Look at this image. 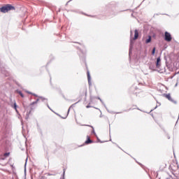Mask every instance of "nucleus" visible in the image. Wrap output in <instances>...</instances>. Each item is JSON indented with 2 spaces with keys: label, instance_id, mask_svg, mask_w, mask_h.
I'll list each match as a JSON object with an SVG mask.
<instances>
[{
  "label": "nucleus",
  "instance_id": "nucleus-4",
  "mask_svg": "<svg viewBox=\"0 0 179 179\" xmlns=\"http://www.w3.org/2000/svg\"><path fill=\"white\" fill-rule=\"evenodd\" d=\"M161 66H162V59H160V57H157V62H156V67L160 68Z\"/></svg>",
  "mask_w": 179,
  "mask_h": 179
},
{
  "label": "nucleus",
  "instance_id": "nucleus-15",
  "mask_svg": "<svg viewBox=\"0 0 179 179\" xmlns=\"http://www.w3.org/2000/svg\"><path fill=\"white\" fill-rule=\"evenodd\" d=\"M87 78L90 79V74L89 73H87Z\"/></svg>",
  "mask_w": 179,
  "mask_h": 179
},
{
  "label": "nucleus",
  "instance_id": "nucleus-6",
  "mask_svg": "<svg viewBox=\"0 0 179 179\" xmlns=\"http://www.w3.org/2000/svg\"><path fill=\"white\" fill-rule=\"evenodd\" d=\"M170 169H171V170H172L173 174H175L176 171H177V170H178V166H173V165H171Z\"/></svg>",
  "mask_w": 179,
  "mask_h": 179
},
{
  "label": "nucleus",
  "instance_id": "nucleus-13",
  "mask_svg": "<svg viewBox=\"0 0 179 179\" xmlns=\"http://www.w3.org/2000/svg\"><path fill=\"white\" fill-rule=\"evenodd\" d=\"M155 52H156V48H153L152 49V55H155Z\"/></svg>",
  "mask_w": 179,
  "mask_h": 179
},
{
  "label": "nucleus",
  "instance_id": "nucleus-8",
  "mask_svg": "<svg viewBox=\"0 0 179 179\" xmlns=\"http://www.w3.org/2000/svg\"><path fill=\"white\" fill-rule=\"evenodd\" d=\"M138 37H139V32L137 29H135L134 31V40H138Z\"/></svg>",
  "mask_w": 179,
  "mask_h": 179
},
{
  "label": "nucleus",
  "instance_id": "nucleus-14",
  "mask_svg": "<svg viewBox=\"0 0 179 179\" xmlns=\"http://www.w3.org/2000/svg\"><path fill=\"white\" fill-rule=\"evenodd\" d=\"M37 103H38V99H37L36 101L31 103V106H34V104H37Z\"/></svg>",
  "mask_w": 179,
  "mask_h": 179
},
{
  "label": "nucleus",
  "instance_id": "nucleus-10",
  "mask_svg": "<svg viewBox=\"0 0 179 179\" xmlns=\"http://www.w3.org/2000/svg\"><path fill=\"white\" fill-rule=\"evenodd\" d=\"M87 91L86 90H83L81 92V96H87Z\"/></svg>",
  "mask_w": 179,
  "mask_h": 179
},
{
  "label": "nucleus",
  "instance_id": "nucleus-12",
  "mask_svg": "<svg viewBox=\"0 0 179 179\" xmlns=\"http://www.w3.org/2000/svg\"><path fill=\"white\" fill-rule=\"evenodd\" d=\"M17 92L18 93V94H20V96H21V97H24V95L20 91H17Z\"/></svg>",
  "mask_w": 179,
  "mask_h": 179
},
{
  "label": "nucleus",
  "instance_id": "nucleus-16",
  "mask_svg": "<svg viewBox=\"0 0 179 179\" xmlns=\"http://www.w3.org/2000/svg\"><path fill=\"white\" fill-rule=\"evenodd\" d=\"M166 179H170V178H167Z\"/></svg>",
  "mask_w": 179,
  "mask_h": 179
},
{
  "label": "nucleus",
  "instance_id": "nucleus-1",
  "mask_svg": "<svg viewBox=\"0 0 179 179\" xmlns=\"http://www.w3.org/2000/svg\"><path fill=\"white\" fill-rule=\"evenodd\" d=\"M9 10H15V7L10 4H7V5L3 6L1 8V12H2V13H8Z\"/></svg>",
  "mask_w": 179,
  "mask_h": 179
},
{
  "label": "nucleus",
  "instance_id": "nucleus-9",
  "mask_svg": "<svg viewBox=\"0 0 179 179\" xmlns=\"http://www.w3.org/2000/svg\"><path fill=\"white\" fill-rule=\"evenodd\" d=\"M152 41V36H148V38L145 40V43L149 44Z\"/></svg>",
  "mask_w": 179,
  "mask_h": 179
},
{
  "label": "nucleus",
  "instance_id": "nucleus-7",
  "mask_svg": "<svg viewBox=\"0 0 179 179\" xmlns=\"http://www.w3.org/2000/svg\"><path fill=\"white\" fill-rule=\"evenodd\" d=\"M85 143L86 145H89V143H93V141L90 139V136H87V141H85Z\"/></svg>",
  "mask_w": 179,
  "mask_h": 179
},
{
  "label": "nucleus",
  "instance_id": "nucleus-3",
  "mask_svg": "<svg viewBox=\"0 0 179 179\" xmlns=\"http://www.w3.org/2000/svg\"><path fill=\"white\" fill-rule=\"evenodd\" d=\"M164 97H165V98L167 99L169 101H171V102L173 103L174 104H177V101L173 99V98H171V95H170V94H164Z\"/></svg>",
  "mask_w": 179,
  "mask_h": 179
},
{
  "label": "nucleus",
  "instance_id": "nucleus-5",
  "mask_svg": "<svg viewBox=\"0 0 179 179\" xmlns=\"http://www.w3.org/2000/svg\"><path fill=\"white\" fill-rule=\"evenodd\" d=\"M10 156V152H6L1 156V160H5V159L9 157Z\"/></svg>",
  "mask_w": 179,
  "mask_h": 179
},
{
  "label": "nucleus",
  "instance_id": "nucleus-11",
  "mask_svg": "<svg viewBox=\"0 0 179 179\" xmlns=\"http://www.w3.org/2000/svg\"><path fill=\"white\" fill-rule=\"evenodd\" d=\"M13 107V108L15 110V111L17 112V106L16 105V102L14 103Z\"/></svg>",
  "mask_w": 179,
  "mask_h": 179
},
{
  "label": "nucleus",
  "instance_id": "nucleus-2",
  "mask_svg": "<svg viewBox=\"0 0 179 179\" xmlns=\"http://www.w3.org/2000/svg\"><path fill=\"white\" fill-rule=\"evenodd\" d=\"M165 41H168V43H170L171 40H173V38L171 37V34L169 33L168 31L165 32V36H164Z\"/></svg>",
  "mask_w": 179,
  "mask_h": 179
}]
</instances>
